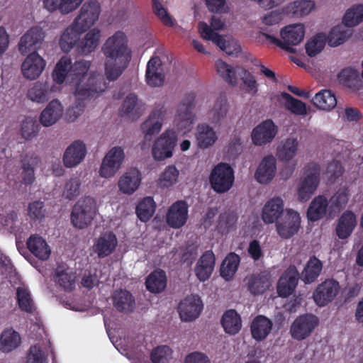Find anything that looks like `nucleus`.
<instances>
[{
	"label": "nucleus",
	"mask_w": 363,
	"mask_h": 363,
	"mask_svg": "<svg viewBox=\"0 0 363 363\" xmlns=\"http://www.w3.org/2000/svg\"><path fill=\"white\" fill-rule=\"evenodd\" d=\"M91 62L86 60L76 61L69 67L68 82L74 86L75 104L68 110L70 117L78 118L86 106L84 101L96 98L104 91L107 85L102 76L88 74Z\"/></svg>",
	"instance_id": "obj_1"
},
{
	"label": "nucleus",
	"mask_w": 363,
	"mask_h": 363,
	"mask_svg": "<svg viewBox=\"0 0 363 363\" xmlns=\"http://www.w3.org/2000/svg\"><path fill=\"white\" fill-rule=\"evenodd\" d=\"M101 50L106 57L105 75L109 81H114L122 74L131 58L127 36L122 31L116 32L106 40Z\"/></svg>",
	"instance_id": "obj_2"
},
{
	"label": "nucleus",
	"mask_w": 363,
	"mask_h": 363,
	"mask_svg": "<svg viewBox=\"0 0 363 363\" xmlns=\"http://www.w3.org/2000/svg\"><path fill=\"white\" fill-rule=\"evenodd\" d=\"M363 21V4H357L347 11L342 24L333 27L330 31L326 40L331 47L342 44L351 35L348 28L354 27Z\"/></svg>",
	"instance_id": "obj_3"
},
{
	"label": "nucleus",
	"mask_w": 363,
	"mask_h": 363,
	"mask_svg": "<svg viewBox=\"0 0 363 363\" xmlns=\"http://www.w3.org/2000/svg\"><path fill=\"white\" fill-rule=\"evenodd\" d=\"M262 35L272 43L290 53H295L296 49L293 45L299 44L304 38L305 28L303 24H293L285 26L281 30L282 40H279L269 34L262 33Z\"/></svg>",
	"instance_id": "obj_4"
},
{
	"label": "nucleus",
	"mask_w": 363,
	"mask_h": 363,
	"mask_svg": "<svg viewBox=\"0 0 363 363\" xmlns=\"http://www.w3.org/2000/svg\"><path fill=\"white\" fill-rule=\"evenodd\" d=\"M95 200L86 196L79 199L73 206L71 213V223L74 227L84 229L91 224L96 214Z\"/></svg>",
	"instance_id": "obj_5"
},
{
	"label": "nucleus",
	"mask_w": 363,
	"mask_h": 363,
	"mask_svg": "<svg viewBox=\"0 0 363 363\" xmlns=\"http://www.w3.org/2000/svg\"><path fill=\"white\" fill-rule=\"evenodd\" d=\"M234 180L233 169L225 162L216 164L209 176L211 189L218 194L227 192L233 186Z\"/></svg>",
	"instance_id": "obj_6"
},
{
	"label": "nucleus",
	"mask_w": 363,
	"mask_h": 363,
	"mask_svg": "<svg viewBox=\"0 0 363 363\" xmlns=\"http://www.w3.org/2000/svg\"><path fill=\"white\" fill-rule=\"evenodd\" d=\"M223 27L224 23L216 16L211 18L210 26L203 21L199 22L198 25L199 31L203 39L211 40L228 55H232L234 52L230 50L227 41L222 35L215 32V30L223 29Z\"/></svg>",
	"instance_id": "obj_7"
},
{
	"label": "nucleus",
	"mask_w": 363,
	"mask_h": 363,
	"mask_svg": "<svg viewBox=\"0 0 363 363\" xmlns=\"http://www.w3.org/2000/svg\"><path fill=\"white\" fill-rule=\"evenodd\" d=\"M320 167L316 162H310L305 167L306 176L303 179L298 189V199L308 201L314 194L320 182Z\"/></svg>",
	"instance_id": "obj_8"
},
{
	"label": "nucleus",
	"mask_w": 363,
	"mask_h": 363,
	"mask_svg": "<svg viewBox=\"0 0 363 363\" xmlns=\"http://www.w3.org/2000/svg\"><path fill=\"white\" fill-rule=\"evenodd\" d=\"M100 13L101 6L99 1H88L82 5L73 23L80 31L86 32L98 21Z\"/></svg>",
	"instance_id": "obj_9"
},
{
	"label": "nucleus",
	"mask_w": 363,
	"mask_h": 363,
	"mask_svg": "<svg viewBox=\"0 0 363 363\" xmlns=\"http://www.w3.org/2000/svg\"><path fill=\"white\" fill-rule=\"evenodd\" d=\"M177 143V135L174 131H164L154 143L152 155L156 161H163L173 155Z\"/></svg>",
	"instance_id": "obj_10"
},
{
	"label": "nucleus",
	"mask_w": 363,
	"mask_h": 363,
	"mask_svg": "<svg viewBox=\"0 0 363 363\" xmlns=\"http://www.w3.org/2000/svg\"><path fill=\"white\" fill-rule=\"evenodd\" d=\"M319 323L318 318L311 313L298 316L290 328L291 337L297 340H302L311 335Z\"/></svg>",
	"instance_id": "obj_11"
},
{
	"label": "nucleus",
	"mask_w": 363,
	"mask_h": 363,
	"mask_svg": "<svg viewBox=\"0 0 363 363\" xmlns=\"http://www.w3.org/2000/svg\"><path fill=\"white\" fill-rule=\"evenodd\" d=\"M300 225L299 213L293 209H286L285 213L276 223V228L281 238L288 239L298 233Z\"/></svg>",
	"instance_id": "obj_12"
},
{
	"label": "nucleus",
	"mask_w": 363,
	"mask_h": 363,
	"mask_svg": "<svg viewBox=\"0 0 363 363\" xmlns=\"http://www.w3.org/2000/svg\"><path fill=\"white\" fill-rule=\"evenodd\" d=\"M123 150L120 147L111 148L102 160L99 174L104 178L113 177L119 170L124 160Z\"/></svg>",
	"instance_id": "obj_13"
},
{
	"label": "nucleus",
	"mask_w": 363,
	"mask_h": 363,
	"mask_svg": "<svg viewBox=\"0 0 363 363\" xmlns=\"http://www.w3.org/2000/svg\"><path fill=\"white\" fill-rule=\"evenodd\" d=\"M166 114L164 105H157L150 113L148 118L141 125V130L146 140H151L152 135L158 133L162 125Z\"/></svg>",
	"instance_id": "obj_14"
},
{
	"label": "nucleus",
	"mask_w": 363,
	"mask_h": 363,
	"mask_svg": "<svg viewBox=\"0 0 363 363\" xmlns=\"http://www.w3.org/2000/svg\"><path fill=\"white\" fill-rule=\"evenodd\" d=\"M300 278L299 272L294 265H290L279 277L277 291L281 298H286L291 295L298 284Z\"/></svg>",
	"instance_id": "obj_15"
},
{
	"label": "nucleus",
	"mask_w": 363,
	"mask_h": 363,
	"mask_svg": "<svg viewBox=\"0 0 363 363\" xmlns=\"http://www.w3.org/2000/svg\"><path fill=\"white\" fill-rule=\"evenodd\" d=\"M339 291V282L335 279H328L317 286L313 297L317 305L324 306L336 297Z\"/></svg>",
	"instance_id": "obj_16"
},
{
	"label": "nucleus",
	"mask_w": 363,
	"mask_h": 363,
	"mask_svg": "<svg viewBox=\"0 0 363 363\" xmlns=\"http://www.w3.org/2000/svg\"><path fill=\"white\" fill-rule=\"evenodd\" d=\"M203 310V303L198 295L187 296L178 306L180 318L184 321H192L197 318Z\"/></svg>",
	"instance_id": "obj_17"
},
{
	"label": "nucleus",
	"mask_w": 363,
	"mask_h": 363,
	"mask_svg": "<svg viewBox=\"0 0 363 363\" xmlns=\"http://www.w3.org/2000/svg\"><path fill=\"white\" fill-rule=\"evenodd\" d=\"M188 213L189 206L186 201L178 200L169 206L166 215V222L172 228H180L186 224Z\"/></svg>",
	"instance_id": "obj_18"
},
{
	"label": "nucleus",
	"mask_w": 363,
	"mask_h": 363,
	"mask_svg": "<svg viewBox=\"0 0 363 363\" xmlns=\"http://www.w3.org/2000/svg\"><path fill=\"white\" fill-rule=\"evenodd\" d=\"M195 93H187L178 106L175 120L182 128H186L190 126L194 121L195 116L193 111L195 107Z\"/></svg>",
	"instance_id": "obj_19"
},
{
	"label": "nucleus",
	"mask_w": 363,
	"mask_h": 363,
	"mask_svg": "<svg viewBox=\"0 0 363 363\" xmlns=\"http://www.w3.org/2000/svg\"><path fill=\"white\" fill-rule=\"evenodd\" d=\"M46 66L45 60L36 51L30 53L21 65L22 74L30 80L37 79Z\"/></svg>",
	"instance_id": "obj_20"
},
{
	"label": "nucleus",
	"mask_w": 363,
	"mask_h": 363,
	"mask_svg": "<svg viewBox=\"0 0 363 363\" xmlns=\"http://www.w3.org/2000/svg\"><path fill=\"white\" fill-rule=\"evenodd\" d=\"M247 291L252 295H261L271 286V275L267 271L253 273L245 279Z\"/></svg>",
	"instance_id": "obj_21"
},
{
	"label": "nucleus",
	"mask_w": 363,
	"mask_h": 363,
	"mask_svg": "<svg viewBox=\"0 0 363 363\" xmlns=\"http://www.w3.org/2000/svg\"><path fill=\"white\" fill-rule=\"evenodd\" d=\"M284 203L280 197L270 199L262 210V219L265 224L277 223L285 213Z\"/></svg>",
	"instance_id": "obj_22"
},
{
	"label": "nucleus",
	"mask_w": 363,
	"mask_h": 363,
	"mask_svg": "<svg viewBox=\"0 0 363 363\" xmlns=\"http://www.w3.org/2000/svg\"><path fill=\"white\" fill-rule=\"evenodd\" d=\"M45 37L43 29L38 26L30 28L20 39L18 43L19 52L25 55L29 51H35Z\"/></svg>",
	"instance_id": "obj_23"
},
{
	"label": "nucleus",
	"mask_w": 363,
	"mask_h": 363,
	"mask_svg": "<svg viewBox=\"0 0 363 363\" xmlns=\"http://www.w3.org/2000/svg\"><path fill=\"white\" fill-rule=\"evenodd\" d=\"M147 84L152 87H159L164 82V73L162 62L158 56L152 57L147 64L145 72Z\"/></svg>",
	"instance_id": "obj_24"
},
{
	"label": "nucleus",
	"mask_w": 363,
	"mask_h": 363,
	"mask_svg": "<svg viewBox=\"0 0 363 363\" xmlns=\"http://www.w3.org/2000/svg\"><path fill=\"white\" fill-rule=\"evenodd\" d=\"M277 133V128L272 120H266L257 125L252 132V140L255 145L270 143Z\"/></svg>",
	"instance_id": "obj_25"
},
{
	"label": "nucleus",
	"mask_w": 363,
	"mask_h": 363,
	"mask_svg": "<svg viewBox=\"0 0 363 363\" xmlns=\"http://www.w3.org/2000/svg\"><path fill=\"white\" fill-rule=\"evenodd\" d=\"M112 303L116 310L122 313H132L135 308V299L132 293L125 289L115 290L111 296Z\"/></svg>",
	"instance_id": "obj_26"
},
{
	"label": "nucleus",
	"mask_w": 363,
	"mask_h": 363,
	"mask_svg": "<svg viewBox=\"0 0 363 363\" xmlns=\"http://www.w3.org/2000/svg\"><path fill=\"white\" fill-rule=\"evenodd\" d=\"M215 262L216 257L212 250H207L201 255L194 268L195 275L200 281L204 282L211 277Z\"/></svg>",
	"instance_id": "obj_27"
},
{
	"label": "nucleus",
	"mask_w": 363,
	"mask_h": 363,
	"mask_svg": "<svg viewBox=\"0 0 363 363\" xmlns=\"http://www.w3.org/2000/svg\"><path fill=\"white\" fill-rule=\"evenodd\" d=\"M86 147L81 140L74 141L65 150L63 162L67 167H73L79 164L85 157Z\"/></svg>",
	"instance_id": "obj_28"
},
{
	"label": "nucleus",
	"mask_w": 363,
	"mask_h": 363,
	"mask_svg": "<svg viewBox=\"0 0 363 363\" xmlns=\"http://www.w3.org/2000/svg\"><path fill=\"white\" fill-rule=\"evenodd\" d=\"M76 276L65 264H58L55 268L53 280L62 289L72 291L75 287Z\"/></svg>",
	"instance_id": "obj_29"
},
{
	"label": "nucleus",
	"mask_w": 363,
	"mask_h": 363,
	"mask_svg": "<svg viewBox=\"0 0 363 363\" xmlns=\"http://www.w3.org/2000/svg\"><path fill=\"white\" fill-rule=\"evenodd\" d=\"M118 244L116 235L112 232L102 234L94 245V252L99 258L106 257L112 254Z\"/></svg>",
	"instance_id": "obj_30"
},
{
	"label": "nucleus",
	"mask_w": 363,
	"mask_h": 363,
	"mask_svg": "<svg viewBox=\"0 0 363 363\" xmlns=\"http://www.w3.org/2000/svg\"><path fill=\"white\" fill-rule=\"evenodd\" d=\"M63 107L57 99L52 100L43 110L40 116V123L45 127L55 124L62 116Z\"/></svg>",
	"instance_id": "obj_31"
},
{
	"label": "nucleus",
	"mask_w": 363,
	"mask_h": 363,
	"mask_svg": "<svg viewBox=\"0 0 363 363\" xmlns=\"http://www.w3.org/2000/svg\"><path fill=\"white\" fill-rule=\"evenodd\" d=\"M276 160L272 155L264 157L261 161L255 177L261 184H267L272 180L276 172Z\"/></svg>",
	"instance_id": "obj_32"
},
{
	"label": "nucleus",
	"mask_w": 363,
	"mask_h": 363,
	"mask_svg": "<svg viewBox=\"0 0 363 363\" xmlns=\"http://www.w3.org/2000/svg\"><path fill=\"white\" fill-rule=\"evenodd\" d=\"M29 251L41 260H47L51 254V250L46 240L41 236L31 235L26 242Z\"/></svg>",
	"instance_id": "obj_33"
},
{
	"label": "nucleus",
	"mask_w": 363,
	"mask_h": 363,
	"mask_svg": "<svg viewBox=\"0 0 363 363\" xmlns=\"http://www.w3.org/2000/svg\"><path fill=\"white\" fill-rule=\"evenodd\" d=\"M141 182L140 172L133 168L125 172L118 181L120 191L126 194H132L137 190Z\"/></svg>",
	"instance_id": "obj_34"
},
{
	"label": "nucleus",
	"mask_w": 363,
	"mask_h": 363,
	"mask_svg": "<svg viewBox=\"0 0 363 363\" xmlns=\"http://www.w3.org/2000/svg\"><path fill=\"white\" fill-rule=\"evenodd\" d=\"M357 225L355 214L351 211H345L338 219L335 228L336 235L340 239L347 238Z\"/></svg>",
	"instance_id": "obj_35"
},
{
	"label": "nucleus",
	"mask_w": 363,
	"mask_h": 363,
	"mask_svg": "<svg viewBox=\"0 0 363 363\" xmlns=\"http://www.w3.org/2000/svg\"><path fill=\"white\" fill-rule=\"evenodd\" d=\"M272 326V321L266 316H256L250 325L252 337L257 341L264 340L270 333Z\"/></svg>",
	"instance_id": "obj_36"
},
{
	"label": "nucleus",
	"mask_w": 363,
	"mask_h": 363,
	"mask_svg": "<svg viewBox=\"0 0 363 363\" xmlns=\"http://www.w3.org/2000/svg\"><path fill=\"white\" fill-rule=\"evenodd\" d=\"M217 139V134L212 127L205 123L197 125L196 140L199 148L206 149L212 146Z\"/></svg>",
	"instance_id": "obj_37"
},
{
	"label": "nucleus",
	"mask_w": 363,
	"mask_h": 363,
	"mask_svg": "<svg viewBox=\"0 0 363 363\" xmlns=\"http://www.w3.org/2000/svg\"><path fill=\"white\" fill-rule=\"evenodd\" d=\"M39 162L38 156L26 155L21 160V182L26 186L32 185L35 181V168Z\"/></svg>",
	"instance_id": "obj_38"
},
{
	"label": "nucleus",
	"mask_w": 363,
	"mask_h": 363,
	"mask_svg": "<svg viewBox=\"0 0 363 363\" xmlns=\"http://www.w3.org/2000/svg\"><path fill=\"white\" fill-rule=\"evenodd\" d=\"M322 269V262L313 255L308 260L300 278L306 284H311L318 279Z\"/></svg>",
	"instance_id": "obj_39"
},
{
	"label": "nucleus",
	"mask_w": 363,
	"mask_h": 363,
	"mask_svg": "<svg viewBox=\"0 0 363 363\" xmlns=\"http://www.w3.org/2000/svg\"><path fill=\"white\" fill-rule=\"evenodd\" d=\"M145 286L147 291L157 294L163 291L167 286V276L164 270L157 269L152 272L146 278Z\"/></svg>",
	"instance_id": "obj_40"
},
{
	"label": "nucleus",
	"mask_w": 363,
	"mask_h": 363,
	"mask_svg": "<svg viewBox=\"0 0 363 363\" xmlns=\"http://www.w3.org/2000/svg\"><path fill=\"white\" fill-rule=\"evenodd\" d=\"M141 113V108L137 95L133 93L127 95L120 109V115L121 116H128L132 121H135L140 116Z\"/></svg>",
	"instance_id": "obj_41"
},
{
	"label": "nucleus",
	"mask_w": 363,
	"mask_h": 363,
	"mask_svg": "<svg viewBox=\"0 0 363 363\" xmlns=\"http://www.w3.org/2000/svg\"><path fill=\"white\" fill-rule=\"evenodd\" d=\"M84 33L80 31L77 26L72 23L63 32L60 39V46L65 52H69L79 40L80 35Z\"/></svg>",
	"instance_id": "obj_42"
},
{
	"label": "nucleus",
	"mask_w": 363,
	"mask_h": 363,
	"mask_svg": "<svg viewBox=\"0 0 363 363\" xmlns=\"http://www.w3.org/2000/svg\"><path fill=\"white\" fill-rule=\"evenodd\" d=\"M83 0H44L45 8L53 12L59 11L62 14H68L75 10Z\"/></svg>",
	"instance_id": "obj_43"
},
{
	"label": "nucleus",
	"mask_w": 363,
	"mask_h": 363,
	"mask_svg": "<svg viewBox=\"0 0 363 363\" xmlns=\"http://www.w3.org/2000/svg\"><path fill=\"white\" fill-rule=\"evenodd\" d=\"M312 102L319 109L330 111L336 106L337 101L330 90L322 89L315 94Z\"/></svg>",
	"instance_id": "obj_44"
},
{
	"label": "nucleus",
	"mask_w": 363,
	"mask_h": 363,
	"mask_svg": "<svg viewBox=\"0 0 363 363\" xmlns=\"http://www.w3.org/2000/svg\"><path fill=\"white\" fill-rule=\"evenodd\" d=\"M240 262V257L235 252L229 253L223 261L220 275L226 281L230 280L236 273Z\"/></svg>",
	"instance_id": "obj_45"
},
{
	"label": "nucleus",
	"mask_w": 363,
	"mask_h": 363,
	"mask_svg": "<svg viewBox=\"0 0 363 363\" xmlns=\"http://www.w3.org/2000/svg\"><path fill=\"white\" fill-rule=\"evenodd\" d=\"M328 201L323 196H318L311 201L308 210L307 217L309 220L317 221L325 215Z\"/></svg>",
	"instance_id": "obj_46"
},
{
	"label": "nucleus",
	"mask_w": 363,
	"mask_h": 363,
	"mask_svg": "<svg viewBox=\"0 0 363 363\" xmlns=\"http://www.w3.org/2000/svg\"><path fill=\"white\" fill-rule=\"evenodd\" d=\"M221 325L226 333L235 335L241 329L240 316L235 310H228L223 315Z\"/></svg>",
	"instance_id": "obj_47"
},
{
	"label": "nucleus",
	"mask_w": 363,
	"mask_h": 363,
	"mask_svg": "<svg viewBox=\"0 0 363 363\" xmlns=\"http://www.w3.org/2000/svg\"><path fill=\"white\" fill-rule=\"evenodd\" d=\"M338 79L342 84L352 91L359 90L362 86V81L359 77V72L352 68L343 69L338 74Z\"/></svg>",
	"instance_id": "obj_48"
},
{
	"label": "nucleus",
	"mask_w": 363,
	"mask_h": 363,
	"mask_svg": "<svg viewBox=\"0 0 363 363\" xmlns=\"http://www.w3.org/2000/svg\"><path fill=\"white\" fill-rule=\"evenodd\" d=\"M100 37V30L98 28L90 30L84 38L79 41L78 44L79 52L84 55L93 52L99 44Z\"/></svg>",
	"instance_id": "obj_49"
},
{
	"label": "nucleus",
	"mask_w": 363,
	"mask_h": 363,
	"mask_svg": "<svg viewBox=\"0 0 363 363\" xmlns=\"http://www.w3.org/2000/svg\"><path fill=\"white\" fill-rule=\"evenodd\" d=\"M21 342L19 333L13 329L4 330L0 337V350L9 352L17 348Z\"/></svg>",
	"instance_id": "obj_50"
},
{
	"label": "nucleus",
	"mask_w": 363,
	"mask_h": 363,
	"mask_svg": "<svg viewBox=\"0 0 363 363\" xmlns=\"http://www.w3.org/2000/svg\"><path fill=\"white\" fill-rule=\"evenodd\" d=\"M50 91V86L48 82H37L28 89L27 96L33 101L43 103L48 100Z\"/></svg>",
	"instance_id": "obj_51"
},
{
	"label": "nucleus",
	"mask_w": 363,
	"mask_h": 363,
	"mask_svg": "<svg viewBox=\"0 0 363 363\" xmlns=\"http://www.w3.org/2000/svg\"><path fill=\"white\" fill-rule=\"evenodd\" d=\"M229 105L226 96L220 95L210 111L209 118L213 123H219L226 117Z\"/></svg>",
	"instance_id": "obj_52"
},
{
	"label": "nucleus",
	"mask_w": 363,
	"mask_h": 363,
	"mask_svg": "<svg viewBox=\"0 0 363 363\" xmlns=\"http://www.w3.org/2000/svg\"><path fill=\"white\" fill-rule=\"evenodd\" d=\"M16 299L21 311L28 313H33L35 311L34 301L28 288L18 286L16 289Z\"/></svg>",
	"instance_id": "obj_53"
},
{
	"label": "nucleus",
	"mask_w": 363,
	"mask_h": 363,
	"mask_svg": "<svg viewBox=\"0 0 363 363\" xmlns=\"http://www.w3.org/2000/svg\"><path fill=\"white\" fill-rule=\"evenodd\" d=\"M156 209V203L152 197L147 196L142 199L136 207V214L138 218L146 222L153 216Z\"/></svg>",
	"instance_id": "obj_54"
},
{
	"label": "nucleus",
	"mask_w": 363,
	"mask_h": 363,
	"mask_svg": "<svg viewBox=\"0 0 363 363\" xmlns=\"http://www.w3.org/2000/svg\"><path fill=\"white\" fill-rule=\"evenodd\" d=\"M349 191L346 188L340 189L328 201L330 214L340 212L347 205Z\"/></svg>",
	"instance_id": "obj_55"
},
{
	"label": "nucleus",
	"mask_w": 363,
	"mask_h": 363,
	"mask_svg": "<svg viewBox=\"0 0 363 363\" xmlns=\"http://www.w3.org/2000/svg\"><path fill=\"white\" fill-rule=\"evenodd\" d=\"M296 139L288 138L278 146L277 155L281 161H289L296 155L298 148Z\"/></svg>",
	"instance_id": "obj_56"
},
{
	"label": "nucleus",
	"mask_w": 363,
	"mask_h": 363,
	"mask_svg": "<svg viewBox=\"0 0 363 363\" xmlns=\"http://www.w3.org/2000/svg\"><path fill=\"white\" fill-rule=\"evenodd\" d=\"M315 7V3L311 0L295 1L287 7V13L296 17L308 14Z\"/></svg>",
	"instance_id": "obj_57"
},
{
	"label": "nucleus",
	"mask_w": 363,
	"mask_h": 363,
	"mask_svg": "<svg viewBox=\"0 0 363 363\" xmlns=\"http://www.w3.org/2000/svg\"><path fill=\"white\" fill-rule=\"evenodd\" d=\"M281 96L284 99H285V108L286 110L297 116H303L306 114V105L304 102L295 99L286 92H282Z\"/></svg>",
	"instance_id": "obj_58"
},
{
	"label": "nucleus",
	"mask_w": 363,
	"mask_h": 363,
	"mask_svg": "<svg viewBox=\"0 0 363 363\" xmlns=\"http://www.w3.org/2000/svg\"><path fill=\"white\" fill-rule=\"evenodd\" d=\"M70 64L71 59L69 57L65 56L60 58L52 74L54 82L60 84L64 82L66 78L68 80Z\"/></svg>",
	"instance_id": "obj_59"
},
{
	"label": "nucleus",
	"mask_w": 363,
	"mask_h": 363,
	"mask_svg": "<svg viewBox=\"0 0 363 363\" xmlns=\"http://www.w3.org/2000/svg\"><path fill=\"white\" fill-rule=\"evenodd\" d=\"M28 216L33 223H40L45 218L47 210L43 201L40 200L30 203L27 208Z\"/></svg>",
	"instance_id": "obj_60"
},
{
	"label": "nucleus",
	"mask_w": 363,
	"mask_h": 363,
	"mask_svg": "<svg viewBox=\"0 0 363 363\" xmlns=\"http://www.w3.org/2000/svg\"><path fill=\"white\" fill-rule=\"evenodd\" d=\"M40 125L38 121L31 117L26 118L21 125V133L22 137L30 140L35 138L39 131Z\"/></svg>",
	"instance_id": "obj_61"
},
{
	"label": "nucleus",
	"mask_w": 363,
	"mask_h": 363,
	"mask_svg": "<svg viewBox=\"0 0 363 363\" xmlns=\"http://www.w3.org/2000/svg\"><path fill=\"white\" fill-rule=\"evenodd\" d=\"M325 43L326 35L325 34L315 35L305 45L307 55L309 57H315L323 50Z\"/></svg>",
	"instance_id": "obj_62"
},
{
	"label": "nucleus",
	"mask_w": 363,
	"mask_h": 363,
	"mask_svg": "<svg viewBox=\"0 0 363 363\" xmlns=\"http://www.w3.org/2000/svg\"><path fill=\"white\" fill-rule=\"evenodd\" d=\"M216 68L218 74L228 83L235 86L238 82L235 72L226 62L219 59L216 62Z\"/></svg>",
	"instance_id": "obj_63"
},
{
	"label": "nucleus",
	"mask_w": 363,
	"mask_h": 363,
	"mask_svg": "<svg viewBox=\"0 0 363 363\" xmlns=\"http://www.w3.org/2000/svg\"><path fill=\"white\" fill-rule=\"evenodd\" d=\"M179 174V170L174 165L167 166L159 177V186L164 188L173 186L177 182Z\"/></svg>",
	"instance_id": "obj_64"
}]
</instances>
